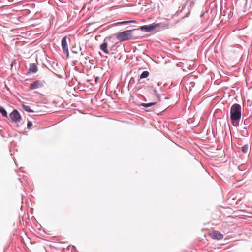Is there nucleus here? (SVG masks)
Returning a JSON list of instances; mask_svg holds the SVG:
<instances>
[{
	"label": "nucleus",
	"mask_w": 252,
	"mask_h": 252,
	"mask_svg": "<svg viewBox=\"0 0 252 252\" xmlns=\"http://www.w3.org/2000/svg\"><path fill=\"white\" fill-rule=\"evenodd\" d=\"M209 235L213 239L220 240L223 238V235L219 231L216 230L211 231Z\"/></svg>",
	"instance_id": "nucleus-6"
},
{
	"label": "nucleus",
	"mask_w": 252,
	"mask_h": 252,
	"mask_svg": "<svg viewBox=\"0 0 252 252\" xmlns=\"http://www.w3.org/2000/svg\"><path fill=\"white\" fill-rule=\"evenodd\" d=\"M23 109L28 112H33V111L31 109L29 105H26L25 103H23L22 105Z\"/></svg>",
	"instance_id": "nucleus-10"
},
{
	"label": "nucleus",
	"mask_w": 252,
	"mask_h": 252,
	"mask_svg": "<svg viewBox=\"0 0 252 252\" xmlns=\"http://www.w3.org/2000/svg\"><path fill=\"white\" fill-rule=\"evenodd\" d=\"M29 71L32 73H36L37 71V67L36 64H31L30 66Z\"/></svg>",
	"instance_id": "nucleus-9"
},
{
	"label": "nucleus",
	"mask_w": 252,
	"mask_h": 252,
	"mask_svg": "<svg viewBox=\"0 0 252 252\" xmlns=\"http://www.w3.org/2000/svg\"><path fill=\"white\" fill-rule=\"evenodd\" d=\"M156 104V103H142L141 105L144 107H149Z\"/></svg>",
	"instance_id": "nucleus-13"
},
{
	"label": "nucleus",
	"mask_w": 252,
	"mask_h": 252,
	"mask_svg": "<svg viewBox=\"0 0 252 252\" xmlns=\"http://www.w3.org/2000/svg\"><path fill=\"white\" fill-rule=\"evenodd\" d=\"M130 23H135L134 21H124L121 22H119L118 24H128Z\"/></svg>",
	"instance_id": "nucleus-14"
},
{
	"label": "nucleus",
	"mask_w": 252,
	"mask_h": 252,
	"mask_svg": "<svg viewBox=\"0 0 252 252\" xmlns=\"http://www.w3.org/2000/svg\"><path fill=\"white\" fill-rule=\"evenodd\" d=\"M160 26L159 23H153L149 25H144L140 26L138 29L145 32H151L156 28Z\"/></svg>",
	"instance_id": "nucleus-3"
},
{
	"label": "nucleus",
	"mask_w": 252,
	"mask_h": 252,
	"mask_svg": "<svg viewBox=\"0 0 252 252\" xmlns=\"http://www.w3.org/2000/svg\"><path fill=\"white\" fill-rule=\"evenodd\" d=\"M157 97L158 98V97H159V95H158V94H157Z\"/></svg>",
	"instance_id": "nucleus-17"
},
{
	"label": "nucleus",
	"mask_w": 252,
	"mask_h": 252,
	"mask_svg": "<svg viewBox=\"0 0 252 252\" xmlns=\"http://www.w3.org/2000/svg\"><path fill=\"white\" fill-rule=\"evenodd\" d=\"M67 36L63 37L62 39L61 45H62V48L63 51L64 53H67L68 55L69 53V51H68V45H67Z\"/></svg>",
	"instance_id": "nucleus-7"
},
{
	"label": "nucleus",
	"mask_w": 252,
	"mask_h": 252,
	"mask_svg": "<svg viewBox=\"0 0 252 252\" xmlns=\"http://www.w3.org/2000/svg\"><path fill=\"white\" fill-rule=\"evenodd\" d=\"M133 30H126L116 34L117 40L121 42L127 41L132 38Z\"/></svg>",
	"instance_id": "nucleus-2"
},
{
	"label": "nucleus",
	"mask_w": 252,
	"mask_h": 252,
	"mask_svg": "<svg viewBox=\"0 0 252 252\" xmlns=\"http://www.w3.org/2000/svg\"><path fill=\"white\" fill-rule=\"evenodd\" d=\"M230 120L234 126L237 127L241 118L242 110L240 104L235 103L233 104L230 108Z\"/></svg>",
	"instance_id": "nucleus-1"
},
{
	"label": "nucleus",
	"mask_w": 252,
	"mask_h": 252,
	"mask_svg": "<svg viewBox=\"0 0 252 252\" xmlns=\"http://www.w3.org/2000/svg\"><path fill=\"white\" fill-rule=\"evenodd\" d=\"M100 49L103 51L106 54H109V51L107 49V43L106 42H104L100 46Z\"/></svg>",
	"instance_id": "nucleus-8"
},
{
	"label": "nucleus",
	"mask_w": 252,
	"mask_h": 252,
	"mask_svg": "<svg viewBox=\"0 0 252 252\" xmlns=\"http://www.w3.org/2000/svg\"><path fill=\"white\" fill-rule=\"evenodd\" d=\"M32 126V123L31 121H28L27 123V127L30 128Z\"/></svg>",
	"instance_id": "nucleus-15"
},
{
	"label": "nucleus",
	"mask_w": 252,
	"mask_h": 252,
	"mask_svg": "<svg viewBox=\"0 0 252 252\" xmlns=\"http://www.w3.org/2000/svg\"><path fill=\"white\" fill-rule=\"evenodd\" d=\"M149 72L147 71H144L141 74V75L140 76V79L146 78L148 77L149 76Z\"/></svg>",
	"instance_id": "nucleus-12"
},
{
	"label": "nucleus",
	"mask_w": 252,
	"mask_h": 252,
	"mask_svg": "<svg viewBox=\"0 0 252 252\" xmlns=\"http://www.w3.org/2000/svg\"><path fill=\"white\" fill-rule=\"evenodd\" d=\"M45 82L43 80H37L32 82L29 86L30 90H35L43 87Z\"/></svg>",
	"instance_id": "nucleus-5"
},
{
	"label": "nucleus",
	"mask_w": 252,
	"mask_h": 252,
	"mask_svg": "<svg viewBox=\"0 0 252 252\" xmlns=\"http://www.w3.org/2000/svg\"><path fill=\"white\" fill-rule=\"evenodd\" d=\"M242 151L244 153H246V151L245 150V147H243Z\"/></svg>",
	"instance_id": "nucleus-16"
},
{
	"label": "nucleus",
	"mask_w": 252,
	"mask_h": 252,
	"mask_svg": "<svg viewBox=\"0 0 252 252\" xmlns=\"http://www.w3.org/2000/svg\"><path fill=\"white\" fill-rule=\"evenodd\" d=\"M0 113H1L3 116L7 117V113L5 109L2 106H0Z\"/></svg>",
	"instance_id": "nucleus-11"
},
{
	"label": "nucleus",
	"mask_w": 252,
	"mask_h": 252,
	"mask_svg": "<svg viewBox=\"0 0 252 252\" xmlns=\"http://www.w3.org/2000/svg\"><path fill=\"white\" fill-rule=\"evenodd\" d=\"M9 118L11 122L14 123H18L20 122L21 120V116L19 112L16 109H14L9 114Z\"/></svg>",
	"instance_id": "nucleus-4"
}]
</instances>
